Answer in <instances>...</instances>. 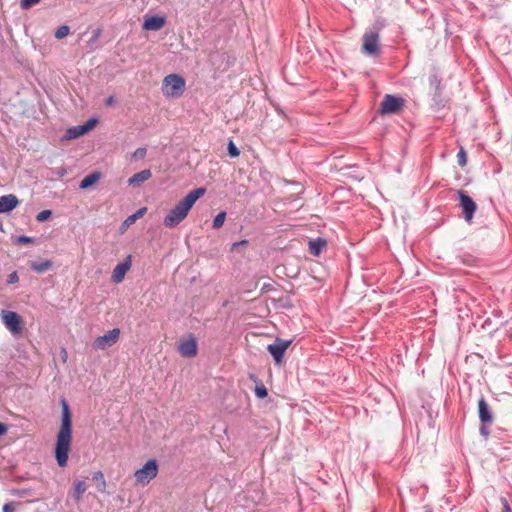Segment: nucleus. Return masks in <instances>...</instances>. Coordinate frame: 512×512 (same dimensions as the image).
I'll return each mask as SVG.
<instances>
[{
	"instance_id": "nucleus-1",
	"label": "nucleus",
	"mask_w": 512,
	"mask_h": 512,
	"mask_svg": "<svg viewBox=\"0 0 512 512\" xmlns=\"http://www.w3.org/2000/svg\"><path fill=\"white\" fill-rule=\"evenodd\" d=\"M61 405L62 419L55 446V458L60 467H65L72 442V421L69 406L65 399L61 400Z\"/></svg>"
},
{
	"instance_id": "nucleus-2",
	"label": "nucleus",
	"mask_w": 512,
	"mask_h": 512,
	"mask_svg": "<svg viewBox=\"0 0 512 512\" xmlns=\"http://www.w3.org/2000/svg\"><path fill=\"white\" fill-rule=\"evenodd\" d=\"M206 192L203 187L190 191L169 213L164 217L163 224L166 228L172 229L179 225L188 215L189 211Z\"/></svg>"
},
{
	"instance_id": "nucleus-3",
	"label": "nucleus",
	"mask_w": 512,
	"mask_h": 512,
	"mask_svg": "<svg viewBox=\"0 0 512 512\" xmlns=\"http://www.w3.org/2000/svg\"><path fill=\"white\" fill-rule=\"evenodd\" d=\"M185 80L178 74L167 75L162 83V92L168 98L180 97L185 90Z\"/></svg>"
},
{
	"instance_id": "nucleus-4",
	"label": "nucleus",
	"mask_w": 512,
	"mask_h": 512,
	"mask_svg": "<svg viewBox=\"0 0 512 512\" xmlns=\"http://www.w3.org/2000/svg\"><path fill=\"white\" fill-rule=\"evenodd\" d=\"M158 474V464L155 459L148 460L142 468L135 471L134 476L137 483L145 486L150 483Z\"/></svg>"
},
{
	"instance_id": "nucleus-5",
	"label": "nucleus",
	"mask_w": 512,
	"mask_h": 512,
	"mask_svg": "<svg viewBox=\"0 0 512 512\" xmlns=\"http://www.w3.org/2000/svg\"><path fill=\"white\" fill-rule=\"evenodd\" d=\"M2 322L14 337H19L23 331V322L18 313L2 310Z\"/></svg>"
},
{
	"instance_id": "nucleus-6",
	"label": "nucleus",
	"mask_w": 512,
	"mask_h": 512,
	"mask_svg": "<svg viewBox=\"0 0 512 512\" xmlns=\"http://www.w3.org/2000/svg\"><path fill=\"white\" fill-rule=\"evenodd\" d=\"M457 195L459 198V206L461 207L464 219L467 222H471L474 213L477 209V205L474 200L463 190H458Z\"/></svg>"
},
{
	"instance_id": "nucleus-7",
	"label": "nucleus",
	"mask_w": 512,
	"mask_h": 512,
	"mask_svg": "<svg viewBox=\"0 0 512 512\" xmlns=\"http://www.w3.org/2000/svg\"><path fill=\"white\" fill-rule=\"evenodd\" d=\"M119 337L120 329L113 328L106 334L98 336L93 342V347L97 350H105L112 347L119 340Z\"/></svg>"
},
{
	"instance_id": "nucleus-8",
	"label": "nucleus",
	"mask_w": 512,
	"mask_h": 512,
	"mask_svg": "<svg viewBox=\"0 0 512 512\" xmlns=\"http://www.w3.org/2000/svg\"><path fill=\"white\" fill-rule=\"evenodd\" d=\"M362 51L368 55H377L379 52V33L369 30L363 35Z\"/></svg>"
},
{
	"instance_id": "nucleus-9",
	"label": "nucleus",
	"mask_w": 512,
	"mask_h": 512,
	"mask_svg": "<svg viewBox=\"0 0 512 512\" xmlns=\"http://www.w3.org/2000/svg\"><path fill=\"white\" fill-rule=\"evenodd\" d=\"M404 105V100L399 96L387 94L380 104V112L382 114L397 113Z\"/></svg>"
},
{
	"instance_id": "nucleus-10",
	"label": "nucleus",
	"mask_w": 512,
	"mask_h": 512,
	"mask_svg": "<svg viewBox=\"0 0 512 512\" xmlns=\"http://www.w3.org/2000/svg\"><path fill=\"white\" fill-rule=\"evenodd\" d=\"M291 340H283L281 338H277L274 343L269 344L267 350L273 356L276 363H280L285 351L291 344Z\"/></svg>"
},
{
	"instance_id": "nucleus-11",
	"label": "nucleus",
	"mask_w": 512,
	"mask_h": 512,
	"mask_svg": "<svg viewBox=\"0 0 512 512\" xmlns=\"http://www.w3.org/2000/svg\"><path fill=\"white\" fill-rule=\"evenodd\" d=\"M98 120L96 118H90L83 125H78L69 128L66 131V138L76 139L86 133H88L96 124Z\"/></svg>"
},
{
	"instance_id": "nucleus-12",
	"label": "nucleus",
	"mask_w": 512,
	"mask_h": 512,
	"mask_svg": "<svg viewBox=\"0 0 512 512\" xmlns=\"http://www.w3.org/2000/svg\"><path fill=\"white\" fill-rule=\"evenodd\" d=\"M132 260L131 256L129 255L124 261L120 262L115 266V268L112 271L111 280L114 283H120L123 281L126 273L131 268Z\"/></svg>"
},
{
	"instance_id": "nucleus-13",
	"label": "nucleus",
	"mask_w": 512,
	"mask_h": 512,
	"mask_svg": "<svg viewBox=\"0 0 512 512\" xmlns=\"http://www.w3.org/2000/svg\"><path fill=\"white\" fill-rule=\"evenodd\" d=\"M183 357L192 358L197 354V342L193 336L181 340L178 348Z\"/></svg>"
},
{
	"instance_id": "nucleus-14",
	"label": "nucleus",
	"mask_w": 512,
	"mask_h": 512,
	"mask_svg": "<svg viewBox=\"0 0 512 512\" xmlns=\"http://www.w3.org/2000/svg\"><path fill=\"white\" fill-rule=\"evenodd\" d=\"M166 19L163 16H149L144 19L143 29L148 31H158L165 25Z\"/></svg>"
},
{
	"instance_id": "nucleus-15",
	"label": "nucleus",
	"mask_w": 512,
	"mask_h": 512,
	"mask_svg": "<svg viewBox=\"0 0 512 512\" xmlns=\"http://www.w3.org/2000/svg\"><path fill=\"white\" fill-rule=\"evenodd\" d=\"M18 205L15 195L9 194L0 197V213H8Z\"/></svg>"
},
{
	"instance_id": "nucleus-16",
	"label": "nucleus",
	"mask_w": 512,
	"mask_h": 512,
	"mask_svg": "<svg viewBox=\"0 0 512 512\" xmlns=\"http://www.w3.org/2000/svg\"><path fill=\"white\" fill-rule=\"evenodd\" d=\"M151 176V171L149 169H144L130 177L128 179V184L132 187H139L143 182L149 180Z\"/></svg>"
},
{
	"instance_id": "nucleus-17",
	"label": "nucleus",
	"mask_w": 512,
	"mask_h": 512,
	"mask_svg": "<svg viewBox=\"0 0 512 512\" xmlns=\"http://www.w3.org/2000/svg\"><path fill=\"white\" fill-rule=\"evenodd\" d=\"M478 409H479V418L481 423H491L492 422V414L490 412L489 406L485 399L482 397L478 401Z\"/></svg>"
},
{
	"instance_id": "nucleus-18",
	"label": "nucleus",
	"mask_w": 512,
	"mask_h": 512,
	"mask_svg": "<svg viewBox=\"0 0 512 512\" xmlns=\"http://www.w3.org/2000/svg\"><path fill=\"white\" fill-rule=\"evenodd\" d=\"M87 490V484L83 480H78L73 483V493L72 496L76 502H79L82 499L83 494Z\"/></svg>"
},
{
	"instance_id": "nucleus-19",
	"label": "nucleus",
	"mask_w": 512,
	"mask_h": 512,
	"mask_svg": "<svg viewBox=\"0 0 512 512\" xmlns=\"http://www.w3.org/2000/svg\"><path fill=\"white\" fill-rule=\"evenodd\" d=\"M100 177H101V174H100V172H97V171L88 174L81 180V182L79 184V188L87 189V188L91 187L100 179Z\"/></svg>"
},
{
	"instance_id": "nucleus-20",
	"label": "nucleus",
	"mask_w": 512,
	"mask_h": 512,
	"mask_svg": "<svg viewBox=\"0 0 512 512\" xmlns=\"http://www.w3.org/2000/svg\"><path fill=\"white\" fill-rule=\"evenodd\" d=\"M146 211H147V208L142 207V208L138 209L132 215L128 216L122 223V229L128 228L129 226L134 224L138 219L142 218L144 216V214L146 213Z\"/></svg>"
},
{
	"instance_id": "nucleus-21",
	"label": "nucleus",
	"mask_w": 512,
	"mask_h": 512,
	"mask_svg": "<svg viewBox=\"0 0 512 512\" xmlns=\"http://www.w3.org/2000/svg\"><path fill=\"white\" fill-rule=\"evenodd\" d=\"M325 245H326V241L321 238L310 241L309 242L310 253L315 256L319 255Z\"/></svg>"
},
{
	"instance_id": "nucleus-22",
	"label": "nucleus",
	"mask_w": 512,
	"mask_h": 512,
	"mask_svg": "<svg viewBox=\"0 0 512 512\" xmlns=\"http://www.w3.org/2000/svg\"><path fill=\"white\" fill-rule=\"evenodd\" d=\"M52 262L49 260L41 261V262H33L31 265L32 270L38 273H44L49 268H51Z\"/></svg>"
},
{
	"instance_id": "nucleus-23",
	"label": "nucleus",
	"mask_w": 512,
	"mask_h": 512,
	"mask_svg": "<svg viewBox=\"0 0 512 512\" xmlns=\"http://www.w3.org/2000/svg\"><path fill=\"white\" fill-rule=\"evenodd\" d=\"M93 479L98 482V490L104 493L106 491V480L104 474L101 471H97L93 474Z\"/></svg>"
},
{
	"instance_id": "nucleus-24",
	"label": "nucleus",
	"mask_w": 512,
	"mask_h": 512,
	"mask_svg": "<svg viewBox=\"0 0 512 512\" xmlns=\"http://www.w3.org/2000/svg\"><path fill=\"white\" fill-rule=\"evenodd\" d=\"M226 219V212L221 211L218 213L213 219L212 227L213 229H219L223 226Z\"/></svg>"
},
{
	"instance_id": "nucleus-25",
	"label": "nucleus",
	"mask_w": 512,
	"mask_h": 512,
	"mask_svg": "<svg viewBox=\"0 0 512 512\" xmlns=\"http://www.w3.org/2000/svg\"><path fill=\"white\" fill-rule=\"evenodd\" d=\"M102 30L100 28H97L93 31L92 37L88 42L90 50H94L96 48V44L101 36Z\"/></svg>"
},
{
	"instance_id": "nucleus-26",
	"label": "nucleus",
	"mask_w": 512,
	"mask_h": 512,
	"mask_svg": "<svg viewBox=\"0 0 512 512\" xmlns=\"http://www.w3.org/2000/svg\"><path fill=\"white\" fill-rule=\"evenodd\" d=\"M70 33V27L68 25H61L58 27V29L55 31V38L56 39H63L66 36H68Z\"/></svg>"
},
{
	"instance_id": "nucleus-27",
	"label": "nucleus",
	"mask_w": 512,
	"mask_h": 512,
	"mask_svg": "<svg viewBox=\"0 0 512 512\" xmlns=\"http://www.w3.org/2000/svg\"><path fill=\"white\" fill-rule=\"evenodd\" d=\"M52 216L51 210H42L36 215V220L38 222H45Z\"/></svg>"
},
{
	"instance_id": "nucleus-28",
	"label": "nucleus",
	"mask_w": 512,
	"mask_h": 512,
	"mask_svg": "<svg viewBox=\"0 0 512 512\" xmlns=\"http://www.w3.org/2000/svg\"><path fill=\"white\" fill-rule=\"evenodd\" d=\"M41 0H20V7L23 10H28L38 4Z\"/></svg>"
},
{
	"instance_id": "nucleus-29",
	"label": "nucleus",
	"mask_w": 512,
	"mask_h": 512,
	"mask_svg": "<svg viewBox=\"0 0 512 512\" xmlns=\"http://www.w3.org/2000/svg\"><path fill=\"white\" fill-rule=\"evenodd\" d=\"M228 154L232 158L238 157L240 154V150L235 146V144L232 141L228 143Z\"/></svg>"
},
{
	"instance_id": "nucleus-30",
	"label": "nucleus",
	"mask_w": 512,
	"mask_h": 512,
	"mask_svg": "<svg viewBox=\"0 0 512 512\" xmlns=\"http://www.w3.org/2000/svg\"><path fill=\"white\" fill-rule=\"evenodd\" d=\"M268 392L266 387L263 384L257 385L255 388V395L258 398H265L267 396Z\"/></svg>"
},
{
	"instance_id": "nucleus-31",
	"label": "nucleus",
	"mask_w": 512,
	"mask_h": 512,
	"mask_svg": "<svg viewBox=\"0 0 512 512\" xmlns=\"http://www.w3.org/2000/svg\"><path fill=\"white\" fill-rule=\"evenodd\" d=\"M146 153H147L146 148H143V147L137 148L134 151L132 158L135 160H141L146 156Z\"/></svg>"
},
{
	"instance_id": "nucleus-32",
	"label": "nucleus",
	"mask_w": 512,
	"mask_h": 512,
	"mask_svg": "<svg viewBox=\"0 0 512 512\" xmlns=\"http://www.w3.org/2000/svg\"><path fill=\"white\" fill-rule=\"evenodd\" d=\"M457 159H458V164L461 166V167H464L467 163V156H466V152L464 151L463 148H461L457 154Z\"/></svg>"
},
{
	"instance_id": "nucleus-33",
	"label": "nucleus",
	"mask_w": 512,
	"mask_h": 512,
	"mask_svg": "<svg viewBox=\"0 0 512 512\" xmlns=\"http://www.w3.org/2000/svg\"><path fill=\"white\" fill-rule=\"evenodd\" d=\"M17 242L20 244H31L34 242V238L28 236H19Z\"/></svg>"
},
{
	"instance_id": "nucleus-34",
	"label": "nucleus",
	"mask_w": 512,
	"mask_h": 512,
	"mask_svg": "<svg viewBox=\"0 0 512 512\" xmlns=\"http://www.w3.org/2000/svg\"><path fill=\"white\" fill-rule=\"evenodd\" d=\"M19 280V277H18V274L16 271H13L12 273H10L8 275V278H7V283L8 284H14L16 282H18Z\"/></svg>"
},
{
	"instance_id": "nucleus-35",
	"label": "nucleus",
	"mask_w": 512,
	"mask_h": 512,
	"mask_svg": "<svg viewBox=\"0 0 512 512\" xmlns=\"http://www.w3.org/2000/svg\"><path fill=\"white\" fill-rule=\"evenodd\" d=\"M501 503L503 506L502 512H511V507L506 498H501Z\"/></svg>"
},
{
	"instance_id": "nucleus-36",
	"label": "nucleus",
	"mask_w": 512,
	"mask_h": 512,
	"mask_svg": "<svg viewBox=\"0 0 512 512\" xmlns=\"http://www.w3.org/2000/svg\"><path fill=\"white\" fill-rule=\"evenodd\" d=\"M480 433H481V435H483L485 438H487V437H488V435H489V429L487 428L486 423H482V425L480 426Z\"/></svg>"
},
{
	"instance_id": "nucleus-37",
	"label": "nucleus",
	"mask_w": 512,
	"mask_h": 512,
	"mask_svg": "<svg viewBox=\"0 0 512 512\" xmlns=\"http://www.w3.org/2000/svg\"><path fill=\"white\" fill-rule=\"evenodd\" d=\"M114 103H115V97H114V96H109V97L105 100V104H106V106H112Z\"/></svg>"
},
{
	"instance_id": "nucleus-38",
	"label": "nucleus",
	"mask_w": 512,
	"mask_h": 512,
	"mask_svg": "<svg viewBox=\"0 0 512 512\" xmlns=\"http://www.w3.org/2000/svg\"><path fill=\"white\" fill-rule=\"evenodd\" d=\"M12 511H13V507H12L11 503H6L3 506V512H12Z\"/></svg>"
},
{
	"instance_id": "nucleus-39",
	"label": "nucleus",
	"mask_w": 512,
	"mask_h": 512,
	"mask_svg": "<svg viewBox=\"0 0 512 512\" xmlns=\"http://www.w3.org/2000/svg\"><path fill=\"white\" fill-rule=\"evenodd\" d=\"M7 432V426L0 422V435H4Z\"/></svg>"
},
{
	"instance_id": "nucleus-40",
	"label": "nucleus",
	"mask_w": 512,
	"mask_h": 512,
	"mask_svg": "<svg viewBox=\"0 0 512 512\" xmlns=\"http://www.w3.org/2000/svg\"><path fill=\"white\" fill-rule=\"evenodd\" d=\"M245 243H246V240H242V241H240V242L234 243V244H233V246H234V247H236V246H238V245H243V244H245Z\"/></svg>"
}]
</instances>
